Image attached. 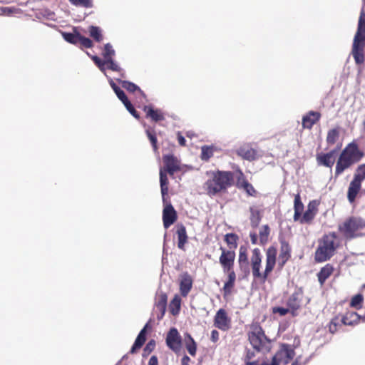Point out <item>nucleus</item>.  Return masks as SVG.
<instances>
[{
  "instance_id": "1",
  "label": "nucleus",
  "mask_w": 365,
  "mask_h": 365,
  "mask_svg": "<svg viewBox=\"0 0 365 365\" xmlns=\"http://www.w3.org/2000/svg\"><path fill=\"white\" fill-rule=\"evenodd\" d=\"M207 180L203 188L210 197H213L231 186L233 174L229 171H209L206 173Z\"/></svg>"
},
{
  "instance_id": "2",
  "label": "nucleus",
  "mask_w": 365,
  "mask_h": 365,
  "mask_svg": "<svg viewBox=\"0 0 365 365\" xmlns=\"http://www.w3.org/2000/svg\"><path fill=\"white\" fill-rule=\"evenodd\" d=\"M277 250L274 247H269L266 252V267L263 273L260 272L262 255L258 248L252 250L251 257L252 272L255 279H262L265 281L269 274L273 270L276 264Z\"/></svg>"
},
{
  "instance_id": "3",
  "label": "nucleus",
  "mask_w": 365,
  "mask_h": 365,
  "mask_svg": "<svg viewBox=\"0 0 365 365\" xmlns=\"http://www.w3.org/2000/svg\"><path fill=\"white\" fill-rule=\"evenodd\" d=\"M364 153L354 143H349L341 151L336 165L335 175H341L345 170L358 163L363 158Z\"/></svg>"
},
{
  "instance_id": "4",
  "label": "nucleus",
  "mask_w": 365,
  "mask_h": 365,
  "mask_svg": "<svg viewBox=\"0 0 365 365\" xmlns=\"http://www.w3.org/2000/svg\"><path fill=\"white\" fill-rule=\"evenodd\" d=\"M339 246L338 237L335 232L324 236L315 252V259L322 262L330 259Z\"/></svg>"
},
{
  "instance_id": "5",
  "label": "nucleus",
  "mask_w": 365,
  "mask_h": 365,
  "mask_svg": "<svg viewBox=\"0 0 365 365\" xmlns=\"http://www.w3.org/2000/svg\"><path fill=\"white\" fill-rule=\"evenodd\" d=\"M365 228V221L359 217H351L339 225L338 229L346 240L361 236L360 232Z\"/></svg>"
},
{
  "instance_id": "6",
  "label": "nucleus",
  "mask_w": 365,
  "mask_h": 365,
  "mask_svg": "<svg viewBox=\"0 0 365 365\" xmlns=\"http://www.w3.org/2000/svg\"><path fill=\"white\" fill-rule=\"evenodd\" d=\"M250 344L257 352L267 353L271 349V341L267 337L262 328L255 325L248 334Z\"/></svg>"
},
{
  "instance_id": "7",
  "label": "nucleus",
  "mask_w": 365,
  "mask_h": 365,
  "mask_svg": "<svg viewBox=\"0 0 365 365\" xmlns=\"http://www.w3.org/2000/svg\"><path fill=\"white\" fill-rule=\"evenodd\" d=\"M365 48V24L357 26L353 41L351 54L356 64L359 65L364 61V50Z\"/></svg>"
},
{
  "instance_id": "8",
  "label": "nucleus",
  "mask_w": 365,
  "mask_h": 365,
  "mask_svg": "<svg viewBox=\"0 0 365 365\" xmlns=\"http://www.w3.org/2000/svg\"><path fill=\"white\" fill-rule=\"evenodd\" d=\"M215 326L222 330V331H227L231 327V320L228 317L227 312L223 309H220L215 317L214 320Z\"/></svg>"
},
{
  "instance_id": "9",
  "label": "nucleus",
  "mask_w": 365,
  "mask_h": 365,
  "mask_svg": "<svg viewBox=\"0 0 365 365\" xmlns=\"http://www.w3.org/2000/svg\"><path fill=\"white\" fill-rule=\"evenodd\" d=\"M222 254L219 258V262L222 267L223 271H230L234 267V262L235 259V253L234 251L226 250L220 247Z\"/></svg>"
},
{
  "instance_id": "10",
  "label": "nucleus",
  "mask_w": 365,
  "mask_h": 365,
  "mask_svg": "<svg viewBox=\"0 0 365 365\" xmlns=\"http://www.w3.org/2000/svg\"><path fill=\"white\" fill-rule=\"evenodd\" d=\"M167 346L174 351H178L181 345V337L175 328H171L166 336Z\"/></svg>"
},
{
  "instance_id": "11",
  "label": "nucleus",
  "mask_w": 365,
  "mask_h": 365,
  "mask_svg": "<svg viewBox=\"0 0 365 365\" xmlns=\"http://www.w3.org/2000/svg\"><path fill=\"white\" fill-rule=\"evenodd\" d=\"M176 212L171 204L165 207L163 212V225L168 229L176 220Z\"/></svg>"
},
{
  "instance_id": "12",
  "label": "nucleus",
  "mask_w": 365,
  "mask_h": 365,
  "mask_svg": "<svg viewBox=\"0 0 365 365\" xmlns=\"http://www.w3.org/2000/svg\"><path fill=\"white\" fill-rule=\"evenodd\" d=\"M336 153V150H332L327 153L317 155V160L318 163L327 168H331L335 162Z\"/></svg>"
},
{
  "instance_id": "13",
  "label": "nucleus",
  "mask_w": 365,
  "mask_h": 365,
  "mask_svg": "<svg viewBox=\"0 0 365 365\" xmlns=\"http://www.w3.org/2000/svg\"><path fill=\"white\" fill-rule=\"evenodd\" d=\"M238 262L240 270L244 272L245 276L248 275L250 274V267L245 247L241 246L240 248Z\"/></svg>"
},
{
  "instance_id": "14",
  "label": "nucleus",
  "mask_w": 365,
  "mask_h": 365,
  "mask_svg": "<svg viewBox=\"0 0 365 365\" xmlns=\"http://www.w3.org/2000/svg\"><path fill=\"white\" fill-rule=\"evenodd\" d=\"M163 162L165 165L164 170L170 175H173L175 171L180 169L178 160L173 155H164Z\"/></svg>"
},
{
  "instance_id": "15",
  "label": "nucleus",
  "mask_w": 365,
  "mask_h": 365,
  "mask_svg": "<svg viewBox=\"0 0 365 365\" xmlns=\"http://www.w3.org/2000/svg\"><path fill=\"white\" fill-rule=\"evenodd\" d=\"M295 355L294 349L291 346L287 344H283L280 350L274 355L277 356V359L280 361L282 358H285L284 360V364L289 363V361L294 358Z\"/></svg>"
},
{
  "instance_id": "16",
  "label": "nucleus",
  "mask_w": 365,
  "mask_h": 365,
  "mask_svg": "<svg viewBox=\"0 0 365 365\" xmlns=\"http://www.w3.org/2000/svg\"><path fill=\"white\" fill-rule=\"evenodd\" d=\"M302 292L300 289L294 292L287 300V306L292 310V315L299 308L302 302Z\"/></svg>"
},
{
  "instance_id": "17",
  "label": "nucleus",
  "mask_w": 365,
  "mask_h": 365,
  "mask_svg": "<svg viewBox=\"0 0 365 365\" xmlns=\"http://www.w3.org/2000/svg\"><path fill=\"white\" fill-rule=\"evenodd\" d=\"M192 287V277L187 273L182 275L180 282V293L183 297H186Z\"/></svg>"
},
{
  "instance_id": "18",
  "label": "nucleus",
  "mask_w": 365,
  "mask_h": 365,
  "mask_svg": "<svg viewBox=\"0 0 365 365\" xmlns=\"http://www.w3.org/2000/svg\"><path fill=\"white\" fill-rule=\"evenodd\" d=\"M320 113L315 111H310L302 118V125L304 128L310 129L313 125L319 120Z\"/></svg>"
},
{
  "instance_id": "19",
  "label": "nucleus",
  "mask_w": 365,
  "mask_h": 365,
  "mask_svg": "<svg viewBox=\"0 0 365 365\" xmlns=\"http://www.w3.org/2000/svg\"><path fill=\"white\" fill-rule=\"evenodd\" d=\"M176 234L178 235V247L179 249L184 250L185 245L187 241V235L186 232L185 227L182 225L177 226Z\"/></svg>"
},
{
  "instance_id": "20",
  "label": "nucleus",
  "mask_w": 365,
  "mask_h": 365,
  "mask_svg": "<svg viewBox=\"0 0 365 365\" xmlns=\"http://www.w3.org/2000/svg\"><path fill=\"white\" fill-rule=\"evenodd\" d=\"M237 154L245 160L252 161L256 158V151L252 148L243 146L237 150Z\"/></svg>"
},
{
  "instance_id": "21",
  "label": "nucleus",
  "mask_w": 365,
  "mask_h": 365,
  "mask_svg": "<svg viewBox=\"0 0 365 365\" xmlns=\"http://www.w3.org/2000/svg\"><path fill=\"white\" fill-rule=\"evenodd\" d=\"M361 184L353 180L351 181L347 192V198L350 203L354 202L356 197L361 189Z\"/></svg>"
},
{
  "instance_id": "22",
  "label": "nucleus",
  "mask_w": 365,
  "mask_h": 365,
  "mask_svg": "<svg viewBox=\"0 0 365 365\" xmlns=\"http://www.w3.org/2000/svg\"><path fill=\"white\" fill-rule=\"evenodd\" d=\"M217 151L218 148L215 145H203L201 147L200 158L203 161H208Z\"/></svg>"
},
{
  "instance_id": "23",
  "label": "nucleus",
  "mask_w": 365,
  "mask_h": 365,
  "mask_svg": "<svg viewBox=\"0 0 365 365\" xmlns=\"http://www.w3.org/2000/svg\"><path fill=\"white\" fill-rule=\"evenodd\" d=\"M143 110L146 113L147 117L150 118L155 122L162 120L164 118L160 110H154L150 106H145Z\"/></svg>"
},
{
  "instance_id": "24",
  "label": "nucleus",
  "mask_w": 365,
  "mask_h": 365,
  "mask_svg": "<svg viewBox=\"0 0 365 365\" xmlns=\"http://www.w3.org/2000/svg\"><path fill=\"white\" fill-rule=\"evenodd\" d=\"M317 213V210L312 203H309L307 210L304 213L303 216L300 219L302 224L309 223L314 218Z\"/></svg>"
},
{
  "instance_id": "25",
  "label": "nucleus",
  "mask_w": 365,
  "mask_h": 365,
  "mask_svg": "<svg viewBox=\"0 0 365 365\" xmlns=\"http://www.w3.org/2000/svg\"><path fill=\"white\" fill-rule=\"evenodd\" d=\"M167 294L163 292H158L155 296V309H166L167 307Z\"/></svg>"
},
{
  "instance_id": "26",
  "label": "nucleus",
  "mask_w": 365,
  "mask_h": 365,
  "mask_svg": "<svg viewBox=\"0 0 365 365\" xmlns=\"http://www.w3.org/2000/svg\"><path fill=\"white\" fill-rule=\"evenodd\" d=\"M160 188H161V194L163 197V201H165V197L168 194V177L166 175V172L160 169Z\"/></svg>"
},
{
  "instance_id": "27",
  "label": "nucleus",
  "mask_w": 365,
  "mask_h": 365,
  "mask_svg": "<svg viewBox=\"0 0 365 365\" xmlns=\"http://www.w3.org/2000/svg\"><path fill=\"white\" fill-rule=\"evenodd\" d=\"M62 36L66 41L72 44H77L81 34L74 29L73 33L62 32Z\"/></svg>"
},
{
  "instance_id": "28",
  "label": "nucleus",
  "mask_w": 365,
  "mask_h": 365,
  "mask_svg": "<svg viewBox=\"0 0 365 365\" xmlns=\"http://www.w3.org/2000/svg\"><path fill=\"white\" fill-rule=\"evenodd\" d=\"M181 299L178 295H175L169 305V309L170 313L175 316L178 314L180 310Z\"/></svg>"
},
{
  "instance_id": "29",
  "label": "nucleus",
  "mask_w": 365,
  "mask_h": 365,
  "mask_svg": "<svg viewBox=\"0 0 365 365\" xmlns=\"http://www.w3.org/2000/svg\"><path fill=\"white\" fill-rule=\"evenodd\" d=\"M332 272L333 267L329 264H327L325 267L322 268L318 274V279L321 284L326 281V279L331 274Z\"/></svg>"
},
{
  "instance_id": "30",
  "label": "nucleus",
  "mask_w": 365,
  "mask_h": 365,
  "mask_svg": "<svg viewBox=\"0 0 365 365\" xmlns=\"http://www.w3.org/2000/svg\"><path fill=\"white\" fill-rule=\"evenodd\" d=\"M289 257L290 247L289 246V244L286 241H282L279 258L282 260V263L284 264Z\"/></svg>"
},
{
  "instance_id": "31",
  "label": "nucleus",
  "mask_w": 365,
  "mask_h": 365,
  "mask_svg": "<svg viewBox=\"0 0 365 365\" xmlns=\"http://www.w3.org/2000/svg\"><path fill=\"white\" fill-rule=\"evenodd\" d=\"M360 316L357 313L352 312L346 313L341 321L344 324L351 326L357 322Z\"/></svg>"
},
{
  "instance_id": "32",
  "label": "nucleus",
  "mask_w": 365,
  "mask_h": 365,
  "mask_svg": "<svg viewBox=\"0 0 365 365\" xmlns=\"http://www.w3.org/2000/svg\"><path fill=\"white\" fill-rule=\"evenodd\" d=\"M89 34L96 41L100 42L103 39L102 30L98 26H91L88 29Z\"/></svg>"
},
{
  "instance_id": "33",
  "label": "nucleus",
  "mask_w": 365,
  "mask_h": 365,
  "mask_svg": "<svg viewBox=\"0 0 365 365\" xmlns=\"http://www.w3.org/2000/svg\"><path fill=\"white\" fill-rule=\"evenodd\" d=\"M339 137V131L338 128H333L328 131L327 136V143L329 145H334Z\"/></svg>"
},
{
  "instance_id": "34",
  "label": "nucleus",
  "mask_w": 365,
  "mask_h": 365,
  "mask_svg": "<svg viewBox=\"0 0 365 365\" xmlns=\"http://www.w3.org/2000/svg\"><path fill=\"white\" fill-rule=\"evenodd\" d=\"M109 83L113 88V91L118 96V98L121 101H125L127 98V96H125L124 91L121 90L115 83L114 81L110 78H108Z\"/></svg>"
},
{
  "instance_id": "35",
  "label": "nucleus",
  "mask_w": 365,
  "mask_h": 365,
  "mask_svg": "<svg viewBox=\"0 0 365 365\" xmlns=\"http://www.w3.org/2000/svg\"><path fill=\"white\" fill-rule=\"evenodd\" d=\"M365 179V164L359 165L354 176L353 180L361 184V182Z\"/></svg>"
},
{
  "instance_id": "36",
  "label": "nucleus",
  "mask_w": 365,
  "mask_h": 365,
  "mask_svg": "<svg viewBox=\"0 0 365 365\" xmlns=\"http://www.w3.org/2000/svg\"><path fill=\"white\" fill-rule=\"evenodd\" d=\"M187 341H186V349L191 356H195L197 349L196 343L190 334H187Z\"/></svg>"
},
{
  "instance_id": "37",
  "label": "nucleus",
  "mask_w": 365,
  "mask_h": 365,
  "mask_svg": "<svg viewBox=\"0 0 365 365\" xmlns=\"http://www.w3.org/2000/svg\"><path fill=\"white\" fill-rule=\"evenodd\" d=\"M120 83L122 84V86L127 91H130V92H134V91H138L141 95L145 96V94L140 90V88L137 85L134 84L133 83L126 81H120Z\"/></svg>"
},
{
  "instance_id": "38",
  "label": "nucleus",
  "mask_w": 365,
  "mask_h": 365,
  "mask_svg": "<svg viewBox=\"0 0 365 365\" xmlns=\"http://www.w3.org/2000/svg\"><path fill=\"white\" fill-rule=\"evenodd\" d=\"M115 50L110 43H108L104 46L103 56L106 60L113 58V56L115 55Z\"/></svg>"
},
{
  "instance_id": "39",
  "label": "nucleus",
  "mask_w": 365,
  "mask_h": 365,
  "mask_svg": "<svg viewBox=\"0 0 365 365\" xmlns=\"http://www.w3.org/2000/svg\"><path fill=\"white\" fill-rule=\"evenodd\" d=\"M69 2L76 6L84 8H91L93 6L92 0H68Z\"/></svg>"
},
{
  "instance_id": "40",
  "label": "nucleus",
  "mask_w": 365,
  "mask_h": 365,
  "mask_svg": "<svg viewBox=\"0 0 365 365\" xmlns=\"http://www.w3.org/2000/svg\"><path fill=\"white\" fill-rule=\"evenodd\" d=\"M122 103L128 110V111L135 118H139V115L138 112L135 110L131 103L128 101V98L126 100L123 101Z\"/></svg>"
},
{
  "instance_id": "41",
  "label": "nucleus",
  "mask_w": 365,
  "mask_h": 365,
  "mask_svg": "<svg viewBox=\"0 0 365 365\" xmlns=\"http://www.w3.org/2000/svg\"><path fill=\"white\" fill-rule=\"evenodd\" d=\"M255 350L254 351L248 349L245 356V365H257V361H251L252 359L255 357Z\"/></svg>"
},
{
  "instance_id": "42",
  "label": "nucleus",
  "mask_w": 365,
  "mask_h": 365,
  "mask_svg": "<svg viewBox=\"0 0 365 365\" xmlns=\"http://www.w3.org/2000/svg\"><path fill=\"white\" fill-rule=\"evenodd\" d=\"M363 302V296L361 294H358L354 296L351 300V307L359 309L361 307V304Z\"/></svg>"
},
{
  "instance_id": "43",
  "label": "nucleus",
  "mask_w": 365,
  "mask_h": 365,
  "mask_svg": "<svg viewBox=\"0 0 365 365\" xmlns=\"http://www.w3.org/2000/svg\"><path fill=\"white\" fill-rule=\"evenodd\" d=\"M237 237L236 235L232 233L227 234L225 237V240L227 243V245L231 247H237Z\"/></svg>"
},
{
  "instance_id": "44",
  "label": "nucleus",
  "mask_w": 365,
  "mask_h": 365,
  "mask_svg": "<svg viewBox=\"0 0 365 365\" xmlns=\"http://www.w3.org/2000/svg\"><path fill=\"white\" fill-rule=\"evenodd\" d=\"M91 59L93 61V62L96 63V65L98 66L100 71L103 73H105L106 59L104 58V60L102 61L97 56H92Z\"/></svg>"
},
{
  "instance_id": "45",
  "label": "nucleus",
  "mask_w": 365,
  "mask_h": 365,
  "mask_svg": "<svg viewBox=\"0 0 365 365\" xmlns=\"http://www.w3.org/2000/svg\"><path fill=\"white\" fill-rule=\"evenodd\" d=\"M145 132H146L148 138H149V140L152 144V146H153L154 150H156L158 148H157V138H156L155 133L153 131L150 130V129H147Z\"/></svg>"
},
{
  "instance_id": "46",
  "label": "nucleus",
  "mask_w": 365,
  "mask_h": 365,
  "mask_svg": "<svg viewBox=\"0 0 365 365\" xmlns=\"http://www.w3.org/2000/svg\"><path fill=\"white\" fill-rule=\"evenodd\" d=\"M294 211H299L302 212L304 209V205L301 201L300 195L299 194H297L294 197Z\"/></svg>"
},
{
  "instance_id": "47",
  "label": "nucleus",
  "mask_w": 365,
  "mask_h": 365,
  "mask_svg": "<svg viewBox=\"0 0 365 365\" xmlns=\"http://www.w3.org/2000/svg\"><path fill=\"white\" fill-rule=\"evenodd\" d=\"M106 66L107 67L113 71H120L121 70L120 67L118 66V64L113 61V58H109L108 60H106Z\"/></svg>"
},
{
  "instance_id": "48",
  "label": "nucleus",
  "mask_w": 365,
  "mask_h": 365,
  "mask_svg": "<svg viewBox=\"0 0 365 365\" xmlns=\"http://www.w3.org/2000/svg\"><path fill=\"white\" fill-rule=\"evenodd\" d=\"M269 234V229L267 225H264L259 231V237L262 242L267 240L268 235Z\"/></svg>"
},
{
  "instance_id": "49",
  "label": "nucleus",
  "mask_w": 365,
  "mask_h": 365,
  "mask_svg": "<svg viewBox=\"0 0 365 365\" xmlns=\"http://www.w3.org/2000/svg\"><path fill=\"white\" fill-rule=\"evenodd\" d=\"M79 43H81L85 48H91L93 46V43L91 40L88 38L84 37L81 35L79 38Z\"/></svg>"
},
{
  "instance_id": "50",
  "label": "nucleus",
  "mask_w": 365,
  "mask_h": 365,
  "mask_svg": "<svg viewBox=\"0 0 365 365\" xmlns=\"http://www.w3.org/2000/svg\"><path fill=\"white\" fill-rule=\"evenodd\" d=\"M143 344H144V342H143L142 341H140V339H136L133 345L131 347L130 353L131 354L135 353L138 349H140V347L143 345Z\"/></svg>"
},
{
  "instance_id": "51",
  "label": "nucleus",
  "mask_w": 365,
  "mask_h": 365,
  "mask_svg": "<svg viewBox=\"0 0 365 365\" xmlns=\"http://www.w3.org/2000/svg\"><path fill=\"white\" fill-rule=\"evenodd\" d=\"M143 344H144V342H143L142 341H140V339H136L133 345L131 347L130 353L131 354L135 353L138 349H140V347L143 345Z\"/></svg>"
},
{
  "instance_id": "52",
  "label": "nucleus",
  "mask_w": 365,
  "mask_h": 365,
  "mask_svg": "<svg viewBox=\"0 0 365 365\" xmlns=\"http://www.w3.org/2000/svg\"><path fill=\"white\" fill-rule=\"evenodd\" d=\"M244 188L250 195H253L255 192V190L253 186L247 182H245L243 184Z\"/></svg>"
},
{
  "instance_id": "53",
  "label": "nucleus",
  "mask_w": 365,
  "mask_h": 365,
  "mask_svg": "<svg viewBox=\"0 0 365 365\" xmlns=\"http://www.w3.org/2000/svg\"><path fill=\"white\" fill-rule=\"evenodd\" d=\"M234 285V282L227 279V281L225 283L223 287L224 292L225 293H230Z\"/></svg>"
},
{
  "instance_id": "54",
  "label": "nucleus",
  "mask_w": 365,
  "mask_h": 365,
  "mask_svg": "<svg viewBox=\"0 0 365 365\" xmlns=\"http://www.w3.org/2000/svg\"><path fill=\"white\" fill-rule=\"evenodd\" d=\"M250 212H251V215H252V217H251L252 223H255V225H257L259 221L258 212L256 211L255 210H254V208H252V207L250 208Z\"/></svg>"
},
{
  "instance_id": "55",
  "label": "nucleus",
  "mask_w": 365,
  "mask_h": 365,
  "mask_svg": "<svg viewBox=\"0 0 365 365\" xmlns=\"http://www.w3.org/2000/svg\"><path fill=\"white\" fill-rule=\"evenodd\" d=\"M223 272L227 274L228 280L232 281L234 282H235L236 274L233 269H230V271H223Z\"/></svg>"
},
{
  "instance_id": "56",
  "label": "nucleus",
  "mask_w": 365,
  "mask_h": 365,
  "mask_svg": "<svg viewBox=\"0 0 365 365\" xmlns=\"http://www.w3.org/2000/svg\"><path fill=\"white\" fill-rule=\"evenodd\" d=\"M365 24V11L364 9L361 10L360 16L358 22V25H359V28H361V25Z\"/></svg>"
},
{
  "instance_id": "57",
  "label": "nucleus",
  "mask_w": 365,
  "mask_h": 365,
  "mask_svg": "<svg viewBox=\"0 0 365 365\" xmlns=\"http://www.w3.org/2000/svg\"><path fill=\"white\" fill-rule=\"evenodd\" d=\"M210 339L212 342H217L219 339V332L217 330H212L211 331Z\"/></svg>"
},
{
  "instance_id": "58",
  "label": "nucleus",
  "mask_w": 365,
  "mask_h": 365,
  "mask_svg": "<svg viewBox=\"0 0 365 365\" xmlns=\"http://www.w3.org/2000/svg\"><path fill=\"white\" fill-rule=\"evenodd\" d=\"M274 312L279 313L281 316H284L288 313L289 309L284 307H277Z\"/></svg>"
},
{
  "instance_id": "59",
  "label": "nucleus",
  "mask_w": 365,
  "mask_h": 365,
  "mask_svg": "<svg viewBox=\"0 0 365 365\" xmlns=\"http://www.w3.org/2000/svg\"><path fill=\"white\" fill-rule=\"evenodd\" d=\"M155 311L157 313V318H158V319L160 320L164 317L165 311H166V309H155Z\"/></svg>"
},
{
  "instance_id": "60",
  "label": "nucleus",
  "mask_w": 365,
  "mask_h": 365,
  "mask_svg": "<svg viewBox=\"0 0 365 365\" xmlns=\"http://www.w3.org/2000/svg\"><path fill=\"white\" fill-rule=\"evenodd\" d=\"M261 365H279V361L277 359V356H273L271 363L263 362Z\"/></svg>"
},
{
  "instance_id": "61",
  "label": "nucleus",
  "mask_w": 365,
  "mask_h": 365,
  "mask_svg": "<svg viewBox=\"0 0 365 365\" xmlns=\"http://www.w3.org/2000/svg\"><path fill=\"white\" fill-rule=\"evenodd\" d=\"M158 361L155 356H152L148 361V365H158Z\"/></svg>"
},
{
  "instance_id": "62",
  "label": "nucleus",
  "mask_w": 365,
  "mask_h": 365,
  "mask_svg": "<svg viewBox=\"0 0 365 365\" xmlns=\"http://www.w3.org/2000/svg\"><path fill=\"white\" fill-rule=\"evenodd\" d=\"M178 143L180 145L184 146L185 145V139L183 136L180 135V134L178 136Z\"/></svg>"
},
{
  "instance_id": "63",
  "label": "nucleus",
  "mask_w": 365,
  "mask_h": 365,
  "mask_svg": "<svg viewBox=\"0 0 365 365\" xmlns=\"http://www.w3.org/2000/svg\"><path fill=\"white\" fill-rule=\"evenodd\" d=\"M302 212L294 211V217H293L294 221H298V220L300 221V219L302 218L301 217Z\"/></svg>"
},
{
  "instance_id": "64",
  "label": "nucleus",
  "mask_w": 365,
  "mask_h": 365,
  "mask_svg": "<svg viewBox=\"0 0 365 365\" xmlns=\"http://www.w3.org/2000/svg\"><path fill=\"white\" fill-rule=\"evenodd\" d=\"M190 358L187 356H184L182 359V365H187L188 362L190 361Z\"/></svg>"
}]
</instances>
